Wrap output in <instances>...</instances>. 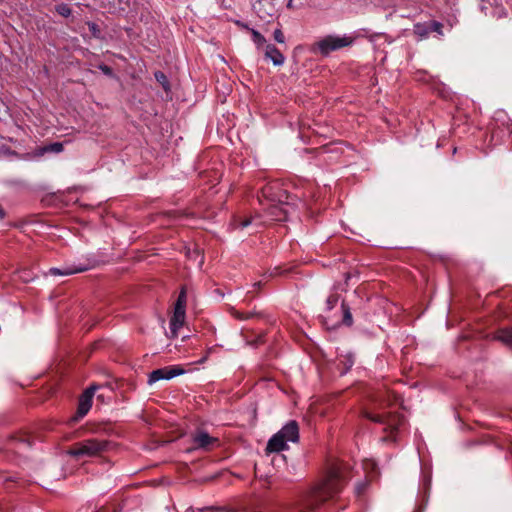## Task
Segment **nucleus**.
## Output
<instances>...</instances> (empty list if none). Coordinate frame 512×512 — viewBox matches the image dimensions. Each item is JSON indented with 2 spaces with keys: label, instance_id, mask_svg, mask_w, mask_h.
<instances>
[{
  "label": "nucleus",
  "instance_id": "nucleus-28",
  "mask_svg": "<svg viewBox=\"0 0 512 512\" xmlns=\"http://www.w3.org/2000/svg\"><path fill=\"white\" fill-rule=\"evenodd\" d=\"M251 223L250 220H245L241 223V227L244 228V227H247L249 224Z\"/></svg>",
  "mask_w": 512,
  "mask_h": 512
},
{
  "label": "nucleus",
  "instance_id": "nucleus-3",
  "mask_svg": "<svg viewBox=\"0 0 512 512\" xmlns=\"http://www.w3.org/2000/svg\"><path fill=\"white\" fill-rule=\"evenodd\" d=\"M299 441V426L295 420L289 421L268 441L266 453H278L288 449V442L297 443Z\"/></svg>",
  "mask_w": 512,
  "mask_h": 512
},
{
  "label": "nucleus",
  "instance_id": "nucleus-13",
  "mask_svg": "<svg viewBox=\"0 0 512 512\" xmlns=\"http://www.w3.org/2000/svg\"><path fill=\"white\" fill-rule=\"evenodd\" d=\"M413 33L419 41L428 38L430 34V22L429 23H415L413 26Z\"/></svg>",
  "mask_w": 512,
  "mask_h": 512
},
{
  "label": "nucleus",
  "instance_id": "nucleus-6",
  "mask_svg": "<svg viewBox=\"0 0 512 512\" xmlns=\"http://www.w3.org/2000/svg\"><path fill=\"white\" fill-rule=\"evenodd\" d=\"M187 293L182 287L174 305V312L170 318L169 326L172 337H177L178 331L183 327L186 319Z\"/></svg>",
  "mask_w": 512,
  "mask_h": 512
},
{
  "label": "nucleus",
  "instance_id": "nucleus-16",
  "mask_svg": "<svg viewBox=\"0 0 512 512\" xmlns=\"http://www.w3.org/2000/svg\"><path fill=\"white\" fill-rule=\"evenodd\" d=\"M364 416L376 423H386L388 418L385 414H375L368 411L364 412Z\"/></svg>",
  "mask_w": 512,
  "mask_h": 512
},
{
  "label": "nucleus",
  "instance_id": "nucleus-20",
  "mask_svg": "<svg viewBox=\"0 0 512 512\" xmlns=\"http://www.w3.org/2000/svg\"><path fill=\"white\" fill-rule=\"evenodd\" d=\"M155 79L163 86L165 90L169 89V81L166 75L161 71H156L154 73Z\"/></svg>",
  "mask_w": 512,
  "mask_h": 512
},
{
  "label": "nucleus",
  "instance_id": "nucleus-11",
  "mask_svg": "<svg viewBox=\"0 0 512 512\" xmlns=\"http://www.w3.org/2000/svg\"><path fill=\"white\" fill-rule=\"evenodd\" d=\"M265 58L272 61L275 66H282L285 62V57L281 51L273 44H268L265 47Z\"/></svg>",
  "mask_w": 512,
  "mask_h": 512
},
{
  "label": "nucleus",
  "instance_id": "nucleus-19",
  "mask_svg": "<svg viewBox=\"0 0 512 512\" xmlns=\"http://www.w3.org/2000/svg\"><path fill=\"white\" fill-rule=\"evenodd\" d=\"M498 338L505 344H512V330H510V329L500 330Z\"/></svg>",
  "mask_w": 512,
  "mask_h": 512
},
{
  "label": "nucleus",
  "instance_id": "nucleus-12",
  "mask_svg": "<svg viewBox=\"0 0 512 512\" xmlns=\"http://www.w3.org/2000/svg\"><path fill=\"white\" fill-rule=\"evenodd\" d=\"M64 150L63 143L54 142L42 147H38L34 151V156L42 157L46 153H61Z\"/></svg>",
  "mask_w": 512,
  "mask_h": 512
},
{
  "label": "nucleus",
  "instance_id": "nucleus-10",
  "mask_svg": "<svg viewBox=\"0 0 512 512\" xmlns=\"http://www.w3.org/2000/svg\"><path fill=\"white\" fill-rule=\"evenodd\" d=\"M88 270L87 265H64L61 268H50L49 274L52 276H68L81 273Z\"/></svg>",
  "mask_w": 512,
  "mask_h": 512
},
{
  "label": "nucleus",
  "instance_id": "nucleus-30",
  "mask_svg": "<svg viewBox=\"0 0 512 512\" xmlns=\"http://www.w3.org/2000/svg\"><path fill=\"white\" fill-rule=\"evenodd\" d=\"M254 286L260 287L261 286V282L255 283Z\"/></svg>",
  "mask_w": 512,
  "mask_h": 512
},
{
  "label": "nucleus",
  "instance_id": "nucleus-1",
  "mask_svg": "<svg viewBox=\"0 0 512 512\" xmlns=\"http://www.w3.org/2000/svg\"><path fill=\"white\" fill-rule=\"evenodd\" d=\"M346 483L344 466L340 462L330 464L322 479L302 497L301 503L289 512H312L337 495Z\"/></svg>",
  "mask_w": 512,
  "mask_h": 512
},
{
  "label": "nucleus",
  "instance_id": "nucleus-21",
  "mask_svg": "<svg viewBox=\"0 0 512 512\" xmlns=\"http://www.w3.org/2000/svg\"><path fill=\"white\" fill-rule=\"evenodd\" d=\"M339 301V295L336 293L330 294L326 300V306L328 310H332Z\"/></svg>",
  "mask_w": 512,
  "mask_h": 512
},
{
  "label": "nucleus",
  "instance_id": "nucleus-26",
  "mask_svg": "<svg viewBox=\"0 0 512 512\" xmlns=\"http://www.w3.org/2000/svg\"><path fill=\"white\" fill-rule=\"evenodd\" d=\"M88 26H89L90 31H91L93 34H96V32H98V31H99V30H98V26H97V24H95V23H93V22H92V23H88Z\"/></svg>",
  "mask_w": 512,
  "mask_h": 512
},
{
  "label": "nucleus",
  "instance_id": "nucleus-29",
  "mask_svg": "<svg viewBox=\"0 0 512 512\" xmlns=\"http://www.w3.org/2000/svg\"><path fill=\"white\" fill-rule=\"evenodd\" d=\"M5 217V211L0 208V218L3 219Z\"/></svg>",
  "mask_w": 512,
  "mask_h": 512
},
{
  "label": "nucleus",
  "instance_id": "nucleus-24",
  "mask_svg": "<svg viewBox=\"0 0 512 512\" xmlns=\"http://www.w3.org/2000/svg\"><path fill=\"white\" fill-rule=\"evenodd\" d=\"M274 40L280 44L285 43V36L281 30V28L275 29L273 33Z\"/></svg>",
  "mask_w": 512,
  "mask_h": 512
},
{
  "label": "nucleus",
  "instance_id": "nucleus-4",
  "mask_svg": "<svg viewBox=\"0 0 512 512\" xmlns=\"http://www.w3.org/2000/svg\"><path fill=\"white\" fill-rule=\"evenodd\" d=\"M355 40L356 37L349 34L342 36L330 34L315 42L311 47V51L313 53H319L323 57H327L332 52L351 47Z\"/></svg>",
  "mask_w": 512,
  "mask_h": 512
},
{
  "label": "nucleus",
  "instance_id": "nucleus-17",
  "mask_svg": "<svg viewBox=\"0 0 512 512\" xmlns=\"http://www.w3.org/2000/svg\"><path fill=\"white\" fill-rule=\"evenodd\" d=\"M55 10L59 15L65 17V18L69 17L72 14V9L70 8V6L68 4H65V3L56 5Z\"/></svg>",
  "mask_w": 512,
  "mask_h": 512
},
{
  "label": "nucleus",
  "instance_id": "nucleus-27",
  "mask_svg": "<svg viewBox=\"0 0 512 512\" xmlns=\"http://www.w3.org/2000/svg\"><path fill=\"white\" fill-rule=\"evenodd\" d=\"M236 24L241 27L242 29H245L247 31H249V29H251L246 23H243V22H240V21H237Z\"/></svg>",
  "mask_w": 512,
  "mask_h": 512
},
{
  "label": "nucleus",
  "instance_id": "nucleus-23",
  "mask_svg": "<svg viewBox=\"0 0 512 512\" xmlns=\"http://www.w3.org/2000/svg\"><path fill=\"white\" fill-rule=\"evenodd\" d=\"M232 315L234 316V318H236L238 320H247V319H250L253 316V313H251V312H239L237 310H233L232 311Z\"/></svg>",
  "mask_w": 512,
  "mask_h": 512
},
{
  "label": "nucleus",
  "instance_id": "nucleus-7",
  "mask_svg": "<svg viewBox=\"0 0 512 512\" xmlns=\"http://www.w3.org/2000/svg\"><path fill=\"white\" fill-rule=\"evenodd\" d=\"M185 373V370L180 365L165 366L156 370H153L148 375L147 383L152 385L160 380H170L174 377L180 376Z\"/></svg>",
  "mask_w": 512,
  "mask_h": 512
},
{
  "label": "nucleus",
  "instance_id": "nucleus-15",
  "mask_svg": "<svg viewBox=\"0 0 512 512\" xmlns=\"http://www.w3.org/2000/svg\"><path fill=\"white\" fill-rule=\"evenodd\" d=\"M249 32L251 33L252 41L258 48L262 47L266 43L265 37L257 30L249 29Z\"/></svg>",
  "mask_w": 512,
  "mask_h": 512
},
{
  "label": "nucleus",
  "instance_id": "nucleus-5",
  "mask_svg": "<svg viewBox=\"0 0 512 512\" xmlns=\"http://www.w3.org/2000/svg\"><path fill=\"white\" fill-rule=\"evenodd\" d=\"M108 447L109 441L105 439L89 438L74 443L67 451V454L77 459L97 457L107 451Z\"/></svg>",
  "mask_w": 512,
  "mask_h": 512
},
{
  "label": "nucleus",
  "instance_id": "nucleus-9",
  "mask_svg": "<svg viewBox=\"0 0 512 512\" xmlns=\"http://www.w3.org/2000/svg\"><path fill=\"white\" fill-rule=\"evenodd\" d=\"M192 442L196 449H207L217 442V438L211 437L206 431L200 430L192 436Z\"/></svg>",
  "mask_w": 512,
  "mask_h": 512
},
{
  "label": "nucleus",
  "instance_id": "nucleus-22",
  "mask_svg": "<svg viewBox=\"0 0 512 512\" xmlns=\"http://www.w3.org/2000/svg\"><path fill=\"white\" fill-rule=\"evenodd\" d=\"M433 31V32H436L438 35L442 36L443 35V25L442 23L438 22V21H431L430 22V32Z\"/></svg>",
  "mask_w": 512,
  "mask_h": 512
},
{
  "label": "nucleus",
  "instance_id": "nucleus-14",
  "mask_svg": "<svg viewBox=\"0 0 512 512\" xmlns=\"http://www.w3.org/2000/svg\"><path fill=\"white\" fill-rule=\"evenodd\" d=\"M341 310L343 313L342 323L348 327L352 326L353 318L350 311V307L344 301H342L341 303Z\"/></svg>",
  "mask_w": 512,
  "mask_h": 512
},
{
  "label": "nucleus",
  "instance_id": "nucleus-31",
  "mask_svg": "<svg viewBox=\"0 0 512 512\" xmlns=\"http://www.w3.org/2000/svg\"><path fill=\"white\" fill-rule=\"evenodd\" d=\"M22 278L24 279V281H28L29 280L27 277H24V276H22Z\"/></svg>",
  "mask_w": 512,
  "mask_h": 512
},
{
  "label": "nucleus",
  "instance_id": "nucleus-25",
  "mask_svg": "<svg viewBox=\"0 0 512 512\" xmlns=\"http://www.w3.org/2000/svg\"><path fill=\"white\" fill-rule=\"evenodd\" d=\"M98 68L107 76L112 77L113 76V70L111 67H109L106 64H100Z\"/></svg>",
  "mask_w": 512,
  "mask_h": 512
},
{
  "label": "nucleus",
  "instance_id": "nucleus-18",
  "mask_svg": "<svg viewBox=\"0 0 512 512\" xmlns=\"http://www.w3.org/2000/svg\"><path fill=\"white\" fill-rule=\"evenodd\" d=\"M340 364H343L341 374H346L354 364V359L351 355L345 356L343 360H340Z\"/></svg>",
  "mask_w": 512,
  "mask_h": 512
},
{
  "label": "nucleus",
  "instance_id": "nucleus-8",
  "mask_svg": "<svg viewBox=\"0 0 512 512\" xmlns=\"http://www.w3.org/2000/svg\"><path fill=\"white\" fill-rule=\"evenodd\" d=\"M93 395H94V388L90 387V388L86 389L83 392V394L80 396L79 402H78V407H77V412H76L77 418H82L89 412V410L91 409V406H92Z\"/></svg>",
  "mask_w": 512,
  "mask_h": 512
},
{
  "label": "nucleus",
  "instance_id": "nucleus-2",
  "mask_svg": "<svg viewBox=\"0 0 512 512\" xmlns=\"http://www.w3.org/2000/svg\"><path fill=\"white\" fill-rule=\"evenodd\" d=\"M278 189V183H268L262 190V197L270 201L265 207V217L268 221H286L289 214V205L282 201V194L279 190L278 193H274V190Z\"/></svg>",
  "mask_w": 512,
  "mask_h": 512
}]
</instances>
